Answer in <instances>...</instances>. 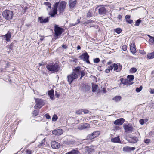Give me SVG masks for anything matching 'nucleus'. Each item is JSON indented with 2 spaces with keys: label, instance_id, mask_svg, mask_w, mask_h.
Returning <instances> with one entry per match:
<instances>
[{
  "label": "nucleus",
  "instance_id": "obj_1",
  "mask_svg": "<svg viewBox=\"0 0 154 154\" xmlns=\"http://www.w3.org/2000/svg\"><path fill=\"white\" fill-rule=\"evenodd\" d=\"M85 75V72L83 70H81L80 67H77L73 70L71 74L68 75L67 77L68 82L69 84H71L74 80L77 79L80 75H81L80 78L81 79Z\"/></svg>",
  "mask_w": 154,
  "mask_h": 154
},
{
  "label": "nucleus",
  "instance_id": "obj_2",
  "mask_svg": "<svg viewBox=\"0 0 154 154\" xmlns=\"http://www.w3.org/2000/svg\"><path fill=\"white\" fill-rule=\"evenodd\" d=\"M66 3L64 1L61 2L60 3L56 2L54 4L53 10L50 11L49 15L52 17H54L57 13V8L60 13H63L64 11Z\"/></svg>",
  "mask_w": 154,
  "mask_h": 154
},
{
  "label": "nucleus",
  "instance_id": "obj_3",
  "mask_svg": "<svg viewBox=\"0 0 154 154\" xmlns=\"http://www.w3.org/2000/svg\"><path fill=\"white\" fill-rule=\"evenodd\" d=\"M134 78L133 75H129L127 76V79H122L121 80L122 83L126 85H130L133 83L132 82Z\"/></svg>",
  "mask_w": 154,
  "mask_h": 154
},
{
  "label": "nucleus",
  "instance_id": "obj_4",
  "mask_svg": "<svg viewBox=\"0 0 154 154\" xmlns=\"http://www.w3.org/2000/svg\"><path fill=\"white\" fill-rule=\"evenodd\" d=\"M58 65L55 63H52L46 66V68L50 71L57 72L58 71Z\"/></svg>",
  "mask_w": 154,
  "mask_h": 154
},
{
  "label": "nucleus",
  "instance_id": "obj_5",
  "mask_svg": "<svg viewBox=\"0 0 154 154\" xmlns=\"http://www.w3.org/2000/svg\"><path fill=\"white\" fill-rule=\"evenodd\" d=\"M2 15L6 19L9 20L12 18L13 14L12 11L6 10L2 12Z\"/></svg>",
  "mask_w": 154,
  "mask_h": 154
},
{
  "label": "nucleus",
  "instance_id": "obj_6",
  "mask_svg": "<svg viewBox=\"0 0 154 154\" xmlns=\"http://www.w3.org/2000/svg\"><path fill=\"white\" fill-rule=\"evenodd\" d=\"M35 99L36 103L34 107L35 109H37L38 108H40L44 105V103L42 100L39 98H35Z\"/></svg>",
  "mask_w": 154,
  "mask_h": 154
},
{
  "label": "nucleus",
  "instance_id": "obj_7",
  "mask_svg": "<svg viewBox=\"0 0 154 154\" xmlns=\"http://www.w3.org/2000/svg\"><path fill=\"white\" fill-rule=\"evenodd\" d=\"M63 30L62 28L57 26V25L55 26L54 37L55 38V39H57L58 38V36L62 34Z\"/></svg>",
  "mask_w": 154,
  "mask_h": 154
},
{
  "label": "nucleus",
  "instance_id": "obj_8",
  "mask_svg": "<svg viewBox=\"0 0 154 154\" xmlns=\"http://www.w3.org/2000/svg\"><path fill=\"white\" fill-rule=\"evenodd\" d=\"M90 128V125L87 123L81 124L78 126L77 128L80 130L86 129Z\"/></svg>",
  "mask_w": 154,
  "mask_h": 154
},
{
  "label": "nucleus",
  "instance_id": "obj_9",
  "mask_svg": "<svg viewBox=\"0 0 154 154\" xmlns=\"http://www.w3.org/2000/svg\"><path fill=\"white\" fill-rule=\"evenodd\" d=\"M80 57L84 61H85L88 63H90L88 59L89 56L87 52L83 54Z\"/></svg>",
  "mask_w": 154,
  "mask_h": 154
},
{
  "label": "nucleus",
  "instance_id": "obj_10",
  "mask_svg": "<svg viewBox=\"0 0 154 154\" xmlns=\"http://www.w3.org/2000/svg\"><path fill=\"white\" fill-rule=\"evenodd\" d=\"M49 17H47L44 18L43 17H38V20L40 23H45L48 22Z\"/></svg>",
  "mask_w": 154,
  "mask_h": 154
},
{
  "label": "nucleus",
  "instance_id": "obj_11",
  "mask_svg": "<svg viewBox=\"0 0 154 154\" xmlns=\"http://www.w3.org/2000/svg\"><path fill=\"white\" fill-rule=\"evenodd\" d=\"M124 119L122 118H121L118 119L114 122V124L118 125H120L122 124L124 122Z\"/></svg>",
  "mask_w": 154,
  "mask_h": 154
},
{
  "label": "nucleus",
  "instance_id": "obj_12",
  "mask_svg": "<svg viewBox=\"0 0 154 154\" xmlns=\"http://www.w3.org/2000/svg\"><path fill=\"white\" fill-rule=\"evenodd\" d=\"M51 146L53 149H58L60 147V144L58 143L53 141L51 143Z\"/></svg>",
  "mask_w": 154,
  "mask_h": 154
},
{
  "label": "nucleus",
  "instance_id": "obj_13",
  "mask_svg": "<svg viewBox=\"0 0 154 154\" xmlns=\"http://www.w3.org/2000/svg\"><path fill=\"white\" fill-rule=\"evenodd\" d=\"M52 133L55 135H60L63 133V131L61 129L55 130L52 131Z\"/></svg>",
  "mask_w": 154,
  "mask_h": 154
},
{
  "label": "nucleus",
  "instance_id": "obj_14",
  "mask_svg": "<svg viewBox=\"0 0 154 154\" xmlns=\"http://www.w3.org/2000/svg\"><path fill=\"white\" fill-rule=\"evenodd\" d=\"M99 14L100 15H103L106 12V10L104 7H101L99 9Z\"/></svg>",
  "mask_w": 154,
  "mask_h": 154
},
{
  "label": "nucleus",
  "instance_id": "obj_15",
  "mask_svg": "<svg viewBox=\"0 0 154 154\" xmlns=\"http://www.w3.org/2000/svg\"><path fill=\"white\" fill-rule=\"evenodd\" d=\"M113 67H114V70L116 71L117 72H120L122 69V66H119V68L118 65L116 63H114L113 65Z\"/></svg>",
  "mask_w": 154,
  "mask_h": 154
},
{
  "label": "nucleus",
  "instance_id": "obj_16",
  "mask_svg": "<svg viewBox=\"0 0 154 154\" xmlns=\"http://www.w3.org/2000/svg\"><path fill=\"white\" fill-rule=\"evenodd\" d=\"M77 2L76 0H70L69 1V4L70 7L72 8L75 5Z\"/></svg>",
  "mask_w": 154,
  "mask_h": 154
},
{
  "label": "nucleus",
  "instance_id": "obj_17",
  "mask_svg": "<svg viewBox=\"0 0 154 154\" xmlns=\"http://www.w3.org/2000/svg\"><path fill=\"white\" fill-rule=\"evenodd\" d=\"M135 148L134 147H130L129 146H126L124 147L123 149V151L126 152H129L131 150H134Z\"/></svg>",
  "mask_w": 154,
  "mask_h": 154
},
{
  "label": "nucleus",
  "instance_id": "obj_18",
  "mask_svg": "<svg viewBox=\"0 0 154 154\" xmlns=\"http://www.w3.org/2000/svg\"><path fill=\"white\" fill-rule=\"evenodd\" d=\"M124 129L125 131H128L131 130L132 127L131 125L130 124H128L125 125L124 126Z\"/></svg>",
  "mask_w": 154,
  "mask_h": 154
},
{
  "label": "nucleus",
  "instance_id": "obj_19",
  "mask_svg": "<svg viewBox=\"0 0 154 154\" xmlns=\"http://www.w3.org/2000/svg\"><path fill=\"white\" fill-rule=\"evenodd\" d=\"M130 49L132 53L134 54L136 52L135 48V45L134 44H131L130 46Z\"/></svg>",
  "mask_w": 154,
  "mask_h": 154
},
{
  "label": "nucleus",
  "instance_id": "obj_20",
  "mask_svg": "<svg viewBox=\"0 0 154 154\" xmlns=\"http://www.w3.org/2000/svg\"><path fill=\"white\" fill-rule=\"evenodd\" d=\"M48 94L51 99H54V93L53 90H51L49 91L48 92Z\"/></svg>",
  "mask_w": 154,
  "mask_h": 154
},
{
  "label": "nucleus",
  "instance_id": "obj_21",
  "mask_svg": "<svg viewBox=\"0 0 154 154\" xmlns=\"http://www.w3.org/2000/svg\"><path fill=\"white\" fill-rule=\"evenodd\" d=\"M122 97L120 96H117L113 98L112 100L116 102H117L120 101L121 100Z\"/></svg>",
  "mask_w": 154,
  "mask_h": 154
},
{
  "label": "nucleus",
  "instance_id": "obj_22",
  "mask_svg": "<svg viewBox=\"0 0 154 154\" xmlns=\"http://www.w3.org/2000/svg\"><path fill=\"white\" fill-rule=\"evenodd\" d=\"M11 36L10 33L8 32L4 36L5 39L7 41H8L10 40Z\"/></svg>",
  "mask_w": 154,
  "mask_h": 154
},
{
  "label": "nucleus",
  "instance_id": "obj_23",
  "mask_svg": "<svg viewBox=\"0 0 154 154\" xmlns=\"http://www.w3.org/2000/svg\"><path fill=\"white\" fill-rule=\"evenodd\" d=\"M112 142L114 143H119L120 141V139L118 137L111 139Z\"/></svg>",
  "mask_w": 154,
  "mask_h": 154
},
{
  "label": "nucleus",
  "instance_id": "obj_24",
  "mask_svg": "<svg viewBox=\"0 0 154 154\" xmlns=\"http://www.w3.org/2000/svg\"><path fill=\"white\" fill-rule=\"evenodd\" d=\"M147 57L149 59H152L154 57V51L151 53H149L147 55Z\"/></svg>",
  "mask_w": 154,
  "mask_h": 154
},
{
  "label": "nucleus",
  "instance_id": "obj_25",
  "mask_svg": "<svg viewBox=\"0 0 154 154\" xmlns=\"http://www.w3.org/2000/svg\"><path fill=\"white\" fill-rule=\"evenodd\" d=\"M87 139L88 140H92V139H94L95 137H94V135H93V134L92 133L91 134H89L87 136Z\"/></svg>",
  "mask_w": 154,
  "mask_h": 154
},
{
  "label": "nucleus",
  "instance_id": "obj_26",
  "mask_svg": "<svg viewBox=\"0 0 154 154\" xmlns=\"http://www.w3.org/2000/svg\"><path fill=\"white\" fill-rule=\"evenodd\" d=\"M98 85H96L92 84V91L93 92H95L97 90Z\"/></svg>",
  "mask_w": 154,
  "mask_h": 154
},
{
  "label": "nucleus",
  "instance_id": "obj_27",
  "mask_svg": "<svg viewBox=\"0 0 154 154\" xmlns=\"http://www.w3.org/2000/svg\"><path fill=\"white\" fill-rule=\"evenodd\" d=\"M93 135H94V137L95 138L98 137L100 134V132L98 131H96L92 133Z\"/></svg>",
  "mask_w": 154,
  "mask_h": 154
},
{
  "label": "nucleus",
  "instance_id": "obj_28",
  "mask_svg": "<svg viewBox=\"0 0 154 154\" xmlns=\"http://www.w3.org/2000/svg\"><path fill=\"white\" fill-rule=\"evenodd\" d=\"M78 151L75 150L69 152L68 153V154H78Z\"/></svg>",
  "mask_w": 154,
  "mask_h": 154
},
{
  "label": "nucleus",
  "instance_id": "obj_29",
  "mask_svg": "<svg viewBox=\"0 0 154 154\" xmlns=\"http://www.w3.org/2000/svg\"><path fill=\"white\" fill-rule=\"evenodd\" d=\"M39 113V111L37 110H35L34 111L32 112V114L33 116H35L38 114Z\"/></svg>",
  "mask_w": 154,
  "mask_h": 154
},
{
  "label": "nucleus",
  "instance_id": "obj_30",
  "mask_svg": "<svg viewBox=\"0 0 154 154\" xmlns=\"http://www.w3.org/2000/svg\"><path fill=\"white\" fill-rule=\"evenodd\" d=\"M114 31L118 34H119L121 32L122 30L120 28H117V29H114Z\"/></svg>",
  "mask_w": 154,
  "mask_h": 154
},
{
  "label": "nucleus",
  "instance_id": "obj_31",
  "mask_svg": "<svg viewBox=\"0 0 154 154\" xmlns=\"http://www.w3.org/2000/svg\"><path fill=\"white\" fill-rule=\"evenodd\" d=\"M44 4L45 5L48 6V8H51V4L49 2H45L44 3Z\"/></svg>",
  "mask_w": 154,
  "mask_h": 154
},
{
  "label": "nucleus",
  "instance_id": "obj_32",
  "mask_svg": "<svg viewBox=\"0 0 154 154\" xmlns=\"http://www.w3.org/2000/svg\"><path fill=\"white\" fill-rule=\"evenodd\" d=\"M58 117L56 115H53L52 118V120L53 121H56Z\"/></svg>",
  "mask_w": 154,
  "mask_h": 154
},
{
  "label": "nucleus",
  "instance_id": "obj_33",
  "mask_svg": "<svg viewBox=\"0 0 154 154\" xmlns=\"http://www.w3.org/2000/svg\"><path fill=\"white\" fill-rule=\"evenodd\" d=\"M137 71V69L135 68H132L130 70V72L131 73H134Z\"/></svg>",
  "mask_w": 154,
  "mask_h": 154
},
{
  "label": "nucleus",
  "instance_id": "obj_34",
  "mask_svg": "<svg viewBox=\"0 0 154 154\" xmlns=\"http://www.w3.org/2000/svg\"><path fill=\"white\" fill-rule=\"evenodd\" d=\"M141 21L140 20V19L137 20L134 25L136 26H138L140 24V23Z\"/></svg>",
  "mask_w": 154,
  "mask_h": 154
},
{
  "label": "nucleus",
  "instance_id": "obj_35",
  "mask_svg": "<svg viewBox=\"0 0 154 154\" xmlns=\"http://www.w3.org/2000/svg\"><path fill=\"white\" fill-rule=\"evenodd\" d=\"M149 43L153 44L154 43V37H151L149 40Z\"/></svg>",
  "mask_w": 154,
  "mask_h": 154
},
{
  "label": "nucleus",
  "instance_id": "obj_36",
  "mask_svg": "<svg viewBox=\"0 0 154 154\" xmlns=\"http://www.w3.org/2000/svg\"><path fill=\"white\" fill-rule=\"evenodd\" d=\"M83 112V110L82 109H79L78 110H77L76 112V113L78 115H80L82 114V113Z\"/></svg>",
  "mask_w": 154,
  "mask_h": 154
},
{
  "label": "nucleus",
  "instance_id": "obj_37",
  "mask_svg": "<svg viewBox=\"0 0 154 154\" xmlns=\"http://www.w3.org/2000/svg\"><path fill=\"white\" fill-rule=\"evenodd\" d=\"M142 89V86H140L139 88H136V91L137 92H140Z\"/></svg>",
  "mask_w": 154,
  "mask_h": 154
},
{
  "label": "nucleus",
  "instance_id": "obj_38",
  "mask_svg": "<svg viewBox=\"0 0 154 154\" xmlns=\"http://www.w3.org/2000/svg\"><path fill=\"white\" fill-rule=\"evenodd\" d=\"M122 50L124 51H126L127 50V46L125 45H124L122 46Z\"/></svg>",
  "mask_w": 154,
  "mask_h": 154
},
{
  "label": "nucleus",
  "instance_id": "obj_39",
  "mask_svg": "<svg viewBox=\"0 0 154 154\" xmlns=\"http://www.w3.org/2000/svg\"><path fill=\"white\" fill-rule=\"evenodd\" d=\"M88 154H90L94 151V149L92 148H90L88 149Z\"/></svg>",
  "mask_w": 154,
  "mask_h": 154
},
{
  "label": "nucleus",
  "instance_id": "obj_40",
  "mask_svg": "<svg viewBox=\"0 0 154 154\" xmlns=\"http://www.w3.org/2000/svg\"><path fill=\"white\" fill-rule=\"evenodd\" d=\"M100 61V59L98 58L95 59L94 60V62L95 63H97L99 62Z\"/></svg>",
  "mask_w": 154,
  "mask_h": 154
},
{
  "label": "nucleus",
  "instance_id": "obj_41",
  "mask_svg": "<svg viewBox=\"0 0 154 154\" xmlns=\"http://www.w3.org/2000/svg\"><path fill=\"white\" fill-rule=\"evenodd\" d=\"M107 68L110 71H112L113 69V65L109 66H108Z\"/></svg>",
  "mask_w": 154,
  "mask_h": 154
},
{
  "label": "nucleus",
  "instance_id": "obj_42",
  "mask_svg": "<svg viewBox=\"0 0 154 154\" xmlns=\"http://www.w3.org/2000/svg\"><path fill=\"white\" fill-rule=\"evenodd\" d=\"M140 124L143 125L144 124V120L143 119H140L139 121Z\"/></svg>",
  "mask_w": 154,
  "mask_h": 154
},
{
  "label": "nucleus",
  "instance_id": "obj_43",
  "mask_svg": "<svg viewBox=\"0 0 154 154\" xmlns=\"http://www.w3.org/2000/svg\"><path fill=\"white\" fill-rule=\"evenodd\" d=\"M90 11V10L87 14V16L88 17H90L92 16V14Z\"/></svg>",
  "mask_w": 154,
  "mask_h": 154
},
{
  "label": "nucleus",
  "instance_id": "obj_44",
  "mask_svg": "<svg viewBox=\"0 0 154 154\" xmlns=\"http://www.w3.org/2000/svg\"><path fill=\"white\" fill-rule=\"evenodd\" d=\"M45 116L47 119H50L51 118V117L48 114H46L45 115Z\"/></svg>",
  "mask_w": 154,
  "mask_h": 154
},
{
  "label": "nucleus",
  "instance_id": "obj_45",
  "mask_svg": "<svg viewBox=\"0 0 154 154\" xmlns=\"http://www.w3.org/2000/svg\"><path fill=\"white\" fill-rule=\"evenodd\" d=\"M144 142L148 144L150 142L149 139H146L144 140Z\"/></svg>",
  "mask_w": 154,
  "mask_h": 154
},
{
  "label": "nucleus",
  "instance_id": "obj_46",
  "mask_svg": "<svg viewBox=\"0 0 154 154\" xmlns=\"http://www.w3.org/2000/svg\"><path fill=\"white\" fill-rule=\"evenodd\" d=\"M126 21L129 24H131L133 23V21L131 20H127Z\"/></svg>",
  "mask_w": 154,
  "mask_h": 154
},
{
  "label": "nucleus",
  "instance_id": "obj_47",
  "mask_svg": "<svg viewBox=\"0 0 154 154\" xmlns=\"http://www.w3.org/2000/svg\"><path fill=\"white\" fill-rule=\"evenodd\" d=\"M90 89V87L88 86H86L85 91H88Z\"/></svg>",
  "mask_w": 154,
  "mask_h": 154
},
{
  "label": "nucleus",
  "instance_id": "obj_48",
  "mask_svg": "<svg viewBox=\"0 0 154 154\" xmlns=\"http://www.w3.org/2000/svg\"><path fill=\"white\" fill-rule=\"evenodd\" d=\"M133 139L134 140V141H133V142L134 143L136 142L138 140V139L136 137H134Z\"/></svg>",
  "mask_w": 154,
  "mask_h": 154
},
{
  "label": "nucleus",
  "instance_id": "obj_49",
  "mask_svg": "<svg viewBox=\"0 0 154 154\" xmlns=\"http://www.w3.org/2000/svg\"><path fill=\"white\" fill-rule=\"evenodd\" d=\"M149 92L151 94H154V89L151 88Z\"/></svg>",
  "mask_w": 154,
  "mask_h": 154
},
{
  "label": "nucleus",
  "instance_id": "obj_50",
  "mask_svg": "<svg viewBox=\"0 0 154 154\" xmlns=\"http://www.w3.org/2000/svg\"><path fill=\"white\" fill-rule=\"evenodd\" d=\"M83 112H84V114H86L88 113L89 111L86 109L83 110Z\"/></svg>",
  "mask_w": 154,
  "mask_h": 154
},
{
  "label": "nucleus",
  "instance_id": "obj_51",
  "mask_svg": "<svg viewBox=\"0 0 154 154\" xmlns=\"http://www.w3.org/2000/svg\"><path fill=\"white\" fill-rule=\"evenodd\" d=\"M26 152L28 154H31V151L30 150H27L26 151Z\"/></svg>",
  "mask_w": 154,
  "mask_h": 154
},
{
  "label": "nucleus",
  "instance_id": "obj_52",
  "mask_svg": "<svg viewBox=\"0 0 154 154\" xmlns=\"http://www.w3.org/2000/svg\"><path fill=\"white\" fill-rule=\"evenodd\" d=\"M110 70H109L108 68H107L106 70H105V72L106 73H108L110 72Z\"/></svg>",
  "mask_w": 154,
  "mask_h": 154
},
{
  "label": "nucleus",
  "instance_id": "obj_53",
  "mask_svg": "<svg viewBox=\"0 0 154 154\" xmlns=\"http://www.w3.org/2000/svg\"><path fill=\"white\" fill-rule=\"evenodd\" d=\"M77 21H78V22L77 23H75L74 24V23L72 24V26H74L75 25L77 24L78 23H79L80 22V21H79V20H77Z\"/></svg>",
  "mask_w": 154,
  "mask_h": 154
},
{
  "label": "nucleus",
  "instance_id": "obj_54",
  "mask_svg": "<svg viewBox=\"0 0 154 154\" xmlns=\"http://www.w3.org/2000/svg\"><path fill=\"white\" fill-rule=\"evenodd\" d=\"M130 18V15H126V16H125V19H129Z\"/></svg>",
  "mask_w": 154,
  "mask_h": 154
},
{
  "label": "nucleus",
  "instance_id": "obj_55",
  "mask_svg": "<svg viewBox=\"0 0 154 154\" xmlns=\"http://www.w3.org/2000/svg\"><path fill=\"white\" fill-rule=\"evenodd\" d=\"M62 47L64 49H66L67 47L65 45H63Z\"/></svg>",
  "mask_w": 154,
  "mask_h": 154
},
{
  "label": "nucleus",
  "instance_id": "obj_56",
  "mask_svg": "<svg viewBox=\"0 0 154 154\" xmlns=\"http://www.w3.org/2000/svg\"><path fill=\"white\" fill-rule=\"evenodd\" d=\"M122 16H121L120 15H118V18L119 19H121L122 18Z\"/></svg>",
  "mask_w": 154,
  "mask_h": 154
},
{
  "label": "nucleus",
  "instance_id": "obj_57",
  "mask_svg": "<svg viewBox=\"0 0 154 154\" xmlns=\"http://www.w3.org/2000/svg\"><path fill=\"white\" fill-rule=\"evenodd\" d=\"M112 62L111 61H109L107 63V65H110L111 64Z\"/></svg>",
  "mask_w": 154,
  "mask_h": 154
},
{
  "label": "nucleus",
  "instance_id": "obj_58",
  "mask_svg": "<svg viewBox=\"0 0 154 154\" xmlns=\"http://www.w3.org/2000/svg\"><path fill=\"white\" fill-rule=\"evenodd\" d=\"M81 49V47H80L79 46V45H78L77 47V49L78 50H79V49Z\"/></svg>",
  "mask_w": 154,
  "mask_h": 154
},
{
  "label": "nucleus",
  "instance_id": "obj_59",
  "mask_svg": "<svg viewBox=\"0 0 154 154\" xmlns=\"http://www.w3.org/2000/svg\"><path fill=\"white\" fill-rule=\"evenodd\" d=\"M103 92L104 93H105L106 92V89L105 88H103Z\"/></svg>",
  "mask_w": 154,
  "mask_h": 154
},
{
  "label": "nucleus",
  "instance_id": "obj_60",
  "mask_svg": "<svg viewBox=\"0 0 154 154\" xmlns=\"http://www.w3.org/2000/svg\"><path fill=\"white\" fill-rule=\"evenodd\" d=\"M148 35V36L149 37H150V38H151V37H152V36H150V35Z\"/></svg>",
  "mask_w": 154,
  "mask_h": 154
},
{
  "label": "nucleus",
  "instance_id": "obj_61",
  "mask_svg": "<svg viewBox=\"0 0 154 154\" xmlns=\"http://www.w3.org/2000/svg\"><path fill=\"white\" fill-rule=\"evenodd\" d=\"M100 154V152H97V154Z\"/></svg>",
  "mask_w": 154,
  "mask_h": 154
},
{
  "label": "nucleus",
  "instance_id": "obj_62",
  "mask_svg": "<svg viewBox=\"0 0 154 154\" xmlns=\"http://www.w3.org/2000/svg\"><path fill=\"white\" fill-rule=\"evenodd\" d=\"M39 65L40 66H41L42 65V64H41V63H39Z\"/></svg>",
  "mask_w": 154,
  "mask_h": 154
},
{
  "label": "nucleus",
  "instance_id": "obj_63",
  "mask_svg": "<svg viewBox=\"0 0 154 154\" xmlns=\"http://www.w3.org/2000/svg\"><path fill=\"white\" fill-rule=\"evenodd\" d=\"M153 72H154V70L153 71Z\"/></svg>",
  "mask_w": 154,
  "mask_h": 154
}]
</instances>
